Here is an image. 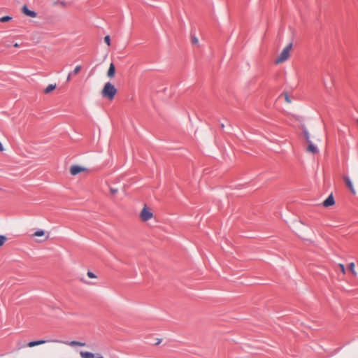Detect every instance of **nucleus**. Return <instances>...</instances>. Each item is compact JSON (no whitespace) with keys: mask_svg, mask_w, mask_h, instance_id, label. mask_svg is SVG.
<instances>
[{"mask_svg":"<svg viewBox=\"0 0 358 358\" xmlns=\"http://www.w3.org/2000/svg\"><path fill=\"white\" fill-rule=\"evenodd\" d=\"M87 275L90 278H92V279L97 278V276L92 271H87Z\"/></svg>","mask_w":358,"mask_h":358,"instance_id":"18","label":"nucleus"},{"mask_svg":"<svg viewBox=\"0 0 358 358\" xmlns=\"http://www.w3.org/2000/svg\"><path fill=\"white\" fill-rule=\"evenodd\" d=\"M87 171V169L85 166H80V165H73L70 168V173L72 176H76L79 173H81L83 172H85Z\"/></svg>","mask_w":358,"mask_h":358,"instance_id":"5","label":"nucleus"},{"mask_svg":"<svg viewBox=\"0 0 358 358\" xmlns=\"http://www.w3.org/2000/svg\"><path fill=\"white\" fill-rule=\"evenodd\" d=\"M6 240V236H4L3 235H0V247L4 244Z\"/></svg>","mask_w":358,"mask_h":358,"instance_id":"20","label":"nucleus"},{"mask_svg":"<svg viewBox=\"0 0 358 358\" xmlns=\"http://www.w3.org/2000/svg\"><path fill=\"white\" fill-rule=\"evenodd\" d=\"M139 217L142 222H148L154 217L152 209L147 205H144L139 213Z\"/></svg>","mask_w":358,"mask_h":358,"instance_id":"4","label":"nucleus"},{"mask_svg":"<svg viewBox=\"0 0 358 358\" xmlns=\"http://www.w3.org/2000/svg\"><path fill=\"white\" fill-rule=\"evenodd\" d=\"M47 239H48V236H45V240H47Z\"/></svg>","mask_w":358,"mask_h":358,"instance_id":"27","label":"nucleus"},{"mask_svg":"<svg viewBox=\"0 0 358 358\" xmlns=\"http://www.w3.org/2000/svg\"><path fill=\"white\" fill-rule=\"evenodd\" d=\"M338 266L339 267L341 271L342 272V273L343 275H345L346 273V271H345V266L343 264H338Z\"/></svg>","mask_w":358,"mask_h":358,"instance_id":"19","label":"nucleus"},{"mask_svg":"<svg viewBox=\"0 0 358 358\" xmlns=\"http://www.w3.org/2000/svg\"><path fill=\"white\" fill-rule=\"evenodd\" d=\"M104 42L108 45H110V38L109 36H106L104 37Z\"/></svg>","mask_w":358,"mask_h":358,"instance_id":"21","label":"nucleus"},{"mask_svg":"<svg viewBox=\"0 0 358 358\" xmlns=\"http://www.w3.org/2000/svg\"><path fill=\"white\" fill-rule=\"evenodd\" d=\"M357 122H358V119H357Z\"/></svg>","mask_w":358,"mask_h":358,"instance_id":"28","label":"nucleus"},{"mask_svg":"<svg viewBox=\"0 0 358 358\" xmlns=\"http://www.w3.org/2000/svg\"><path fill=\"white\" fill-rule=\"evenodd\" d=\"M335 203L334 199L332 194H330L327 199H326L323 203L322 205L324 207H329L333 206Z\"/></svg>","mask_w":358,"mask_h":358,"instance_id":"8","label":"nucleus"},{"mask_svg":"<svg viewBox=\"0 0 358 358\" xmlns=\"http://www.w3.org/2000/svg\"><path fill=\"white\" fill-rule=\"evenodd\" d=\"M190 39L192 45L197 46L199 45V38L195 35H192Z\"/></svg>","mask_w":358,"mask_h":358,"instance_id":"13","label":"nucleus"},{"mask_svg":"<svg viewBox=\"0 0 358 358\" xmlns=\"http://www.w3.org/2000/svg\"><path fill=\"white\" fill-rule=\"evenodd\" d=\"M345 184H346V186L348 187V189H350V191L353 194H356V190L355 189V187L353 185V183L351 180V179L347 176H344L343 177Z\"/></svg>","mask_w":358,"mask_h":358,"instance_id":"6","label":"nucleus"},{"mask_svg":"<svg viewBox=\"0 0 358 358\" xmlns=\"http://www.w3.org/2000/svg\"><path fill=\"white\" fill-rule=\"evenodd\" d=\"M22 11L27 16H29V17H36V13L34 11L29 10L27 8V6H25V5L23 6L22 8Z\"/></svg>","mask_w":358,"mask_h":358,"instance_id":"7","label":"nucleus"},{"mask_svg":"<svg viewBox=\"0 0 358 358\" xmlns=\"http://www.w3.org/2000/svg\"><path fill=\"white\" fill-rule=\"evenodd\" d=\"M110 192H111L112 194H115V193H117V189L111 188V189H110Z\"/></svg>","mask_w":358,"mask_h":358,"instance_id":"23","label":"nucleus"},{"mask_svg":"<svg viewBox=\"0 0 358 358\" xmlns=\"http://www.w3.org/2000/svg\"><path fill=\"white\" fill-rule=\"evenodd\" d=\"M48 342L55 343H63V344L67 345H69L70 347H80V348H83V347L86 346V343H85L80 342V341H69V342H64V341H59V340H57V339L50 340V341H46V340H43V339H40V340H36V341H29L27 343L23 344V345H21V341H18L17 342V344L18 345V350H20V349H22V348H24L25 347L34 348V347H36V346L44 345L45 343H47Z\"/></svg>","mask_w":358,"mask_h":358,"instance_id":"1","label":"nucleus"},{"mask_svg":"<svg viewBox=\"0 0 358 358\" xmlns=\"http://www.w3.org/2000/svg\"><path fill=\"white\" fill-rule=\"evenodd\" d=\"M45 234V231L43 230H38L32 236H33L41 237V236H44Z\"/></svg>","mask_w":358,"mask_h":358,"instance_id":"14","label":"nucleus"},{"mask_svg":"<svg viewBox=\"0 0 358 358\" xmlns=\"http://www.w3.org/2000/svg\"><path fill=\"white\" fill-rule=\"evenodd\" d=\"M292 49V43H289L280 52L279 56L275 59V64H280L286 62L290 56V52Z\"/></svg>","mask_w":358,"mask_h":358,"instance_id":"3","label":"nucleus"},{"mask_svg":"<svg viewBox=\"0 0 358 358\" xmlns=\"http://www.w3.org/2000/svg\"><path fill=\"white\" fill-rule=\"evenodd\" d=\"M71 75H72V73H69V75H68V76H67V79H66V80H67V81H69V80H71Z\"/></svg>","mask_w":358,"mask_h":358,"instance_id":"24","label":"nucleus"},{"mask_svg":"<svg viewBox=\"0 0 358 358\" xmlns=\"http://www.w3.org/2000/svg\"><path fill=\"white\" fill-rule=\"evenodd\" d=\"M82 67L80 65H78L75 67L73 71L71 72L73 75H77L81 70Z\"/></svg>","mask_w":358,"mask_h":358,"instance_id":"15","label":"nucleus"},{"mask_svg":"<svg viewBox=\"0 0 358 358\" xmlns=\"http://www.w3.org/2000/svg\"><path fill=\"white\" fill-rule=\"evenodd\" d=\"M349 269H350V271H351V273H352L353 275L356 276L357 275V273L355 271V264L354 262H351L349 264Z\"/></svg>","mask_w":358,"mask_h":358,"instance_id":"12","label":"nucleus"},{"mask_svg":"<svg viewBox=\"0 0 358 358\" xmlns=\"http://www.w3.org/2000/svg\"><path fill=\"white\" fill-rule=\"evenodd\" d=\"M117 93V89L110 82L106 83L101 91V96L108 101H113Z\"/></svg>","mask_w":358,"mask_h":358,"instance_id":"2","label":"nucleus"},{"mask_svg":"<svg viewBox=\"0 0 358 358\" xmlns=\"http://www.w3.org/2000/svg\"><path fill=\"white\" fill-rule=\"evenodd\" d=\"M285 99L286 102H287L289 103H291V100L287 94H285Z\"/></svg>","mask_w":358,"mask_h":358,"instance_id":"22","label":"nucleus"},{"mask_svg":"<svg viewBox=\"0 0 358 358\" xmlns=\"http://www.w3.org/2000/svg\"><path fill=\"white\" fill-rule=\"evenodd\" d=\"M115 75V66L113 63H110L108 70V72H107V76L109 78H114Z\"/></svg>","mask_w":358,"mask_h":358,"instance_id":"9","label":"nucleus"},{"mask_svg":"<svg viewBox=\"0 0 358 358\" xmlns=\"http://www.w3.org/2000/svg\"><path fill=\"white\" fill-rule=\"evenodd\" d=\"M309 143V145H308V146L307 148V151L308 152H310V153H313V154L317 153L318 152L317 148L315 145H314L311 143V141L310 143Z\"/></svg>","mask_w":358,"mask_h":358,"instance_id":"10","label":"nucleus"},{"mask_svg":"<svg viewBox=\"0 0 358 358\" xmlns=\"http://www.w3.org/2000/svg\"><path fill=\"white\" fill-rule=\"evenodd\" d=\"M14 47L18 48L19 47V44L17 43H15L14 44Z\"/></svg>","mask_w":358,"mask_h":358,"instance_id":"26","label":"nucleus"},{"mask_svg":"<svg viewBox=\"0 0 358 358\" xmlns=\"http://www.w3.org/2000/svg\"><path fill=\"white\" fill-rule=\"evenodd\" d=\"M11 19H12V17L10 16H3L0 18V22H7L10 21Z\"/></svg>","mask_w":358,"mask_h":358,"instance_id":"16","label":"nucleus"},{"mask_svg":"<svg viewBox=\"0 0 358 358\" xmlns=\"http://www.w3.org/2000/svg\"><path fill=\"white\" fill-rule=\"evenodd\" d=\"M4 150V148L3 146V145L1 144V143L0 142V151H3Z\"/></svg>","mask_w":358,"mask_h":358,"instance_id":"25","label":"nucleus"},{"mask_svg":"<svg viewBox=\"0 0 358 358\" xmlns=\"http://www.w3.org/2000/svg\"><path fill=\"white\" fill-rule=\"evenodd\" d=\"M56 84H50L47 86V87L44 90V93L49 94L52 92L56 88Z\"/></svg>","mask_w":358,"mask_h":358,"instance_id":"11","label":"nucleus"},{"mask_svg":"<svg viewBox=\"0 0 358 358\" xmlns=\"http://www.w3.org/2000/svg\"><path fill=\"white\" fill-rule=\"evenodd\" d=\"M303 134H304V136H305V138H306V141L308 143H310V134L308 133V131H307L306 130H304L303 131Z\"/></svg>","mask_w":358,"mask_h":358,"instance_id":"17","label":"nucleus"}]
</instances>
